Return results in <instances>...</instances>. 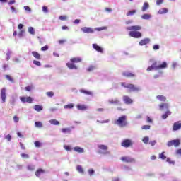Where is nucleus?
<instances>
[{
	"label": "nucleus",
	"mask_w": 181,
	"mask_h": 181,
	"mask_svg": "<svg viewBox=\"0 0 181 181\" xmlns=\"http://www.w3.org/2000/svg\"><path fill=\"white\" fill-rule=\"evenodd\" d=\"M142 28L139 25H133L130 27H127V30H132L129 33V35L131 37H134V39H139V37H142V33L139 31L136 30H141Z\"/></svg>",
	"instance_id": "1"
},
{
	"label": "nucleus",
	"mask_w": 181,
	"mask_h": 181,
	"mask_svg": "<svg viewBox=\"0 0 181 181\" xmlns=\"http://www.w3.org/2000/svg\"><path fill=\"white\" fill-rule=\"evenodd\" d=\"M167 67L168 63L166 62L159 64V62L154 61L152 63V65L147 68V71H152V70H162L163 69H166Z\"/></svg>",
	"instance_id": "2"
},
{
	"label": "nucleus",
	"mask_w": 181,
	"mask_h": 181,
	"mask_svg": "<svg viewBox=\"0 0 181 181\" xmlns=\"http://www.w3.org/2000/svg\"><path fill=\"white\" fill-rule=\"evenodd\" d=\"M115 125L124 128L128 125V121H127V116L122 115L114 122Z\"/></svg>",
	"instance_id": "3"
},
{
	"label": "nucleus",
	"mask_w": 181,
	"mask_h": 181,
	"mask_svg": "<svg viewBox=\"0 0 181 181\" xmlns=\"http://www.w3.org/2000/svg\"><path fill=\"white\" fill-rule=\"evenodd\" d=\"M120 84L122 87H124V88H127L128 90H130V91L135 92V91H139V90H141L139 87L136 86L132 83H127L125 82H122Z\"/></svg>",
	"instance_id": "4"
},
{
	"label": "nucleus",
	"mask_w": 181,
	"mask_h": 181,
	"mask_svg": "<svg viewBox=\"0 0 181 181\" xmlns=\"http://www.w3.org/2000/svg\"><path fill=\"white\" fill-rule=\"evenodd\" d=\"M132 145H134L132 140L128 139H124L121 143V146H123V148H131Z\"/></svg>",
	"instance_id": "5"
},
{
	"label": "nucleus",
	"mask_w": 181,
	"mask_h": 181,
	"mask_svg": "<svg viewBox=\"0 0 181 181\" xmlns=\"http://www.w3.org/2000/svg\"><path fill=\"white\" fill-rule=\"evenodd\" d=\"M120 160L122 162H124L125 163H135V158H131L129 156H122L120 158Z\"/></svg>",
	"instance_id": "6"
},
{
	"label": "nucleus",
	"mask_w": 181,
	"mask_h": 181,
	"mask_svg": "<svg viewBox=\"0 0 181 181\" xmlns=\"http://www.w3.org/2000/svg\"><path fill=\"white\" fill-rule=\"evenodd\" d=\"M180 145V141L179 139L171 140L168 141L167 146L170 148V146H175V148H177Z\"/></svg>",
	"instance_id": "7"
},
{
	"label": "nucleus",
	"mask_w": 181,
	"mask_h": 181,
	"mask_svg": "<svg viewBox=\"0 0 181 181\" xmlns=\"http://www.w3.org/2000/svg\"><path fill=\"white\" fill-rule=\"evenodd\" d=\"M1 98L3 103L6 101V88H5L1 90Z\"/></svg>",
	"instance_id": "8"
},
{
	"label": "nucleus",
	"mask_w": 181,
	"mask_h": 181,
	"mask_svg": "<svg viewBox=\"0 0 181 181\" xmlns=\"http://www.w3.org/2000/svg\"><path fill=\"white\" fill-rule=\"evenodd\" d=\"M181 129V121L175 122L173 126V131H179Z\"/></svg>",
	"instance_id": "9"
},
{
	"label": "nucleus",
	"mask_w": 181,
	"mask_h": 181,
	"mask_svg": "<svg viewBox=\"0 0 181 181\" xmlns=\"http://www.w3.org/2000/svg\"><path fill=\"white\" fill-rule=\"evenodd\" d=\"M123 101L127 105L132 104L134 103V100H132V99H131V98L128 95L123 96Z\"/></svg>",
	"instance_id": "10"
},
{
	"label": "nucleus",
	"mask_w": 181,
	"mask_h": 181,
	"mask_svg": "<svg viewBox=\"0 0 181 181\" xmlns=\"http://www.w3.org/2000/svg\"><path fill=\"white\" fill-rule=\"evenodd\" d=\"M20 100L22 103H30L33 101V99L30 96H28L27 98L21 97Z\"/></svg>",
	"instance_id": "11"
},
{
	"label": "nucleus",
	"mask_w": 181,
	"mask_h": 181,
	"mask_svg": "<svg viewBox=\"0 0 181 181\" xmlns=\"http://www.w3.org/2000/svg\"><path fill=\"white\" fill-rule=\"evenodd\" d=\"M109 104H113L114 105H121V102L119 100L115 98V99H110L108 100Z\"/></svg>",
	"instance_id": "12"
},
{
	"label": "nucleus",
	"mask_w": 181,
	"mask_h": 181,
	"mask_svg": "<svg viewBox=\"0 0 181 181\" xmlns=\"http://www.w3.org/2000/svg\"><path fill=\"white\" fill-rule=\"evenodd\" d=\"M81 30L83 32V33H94V30L88 27H83L81 28Z\"/></svg>",
	"instance_id": "13"
},
{
	"label": "nucleus",
	"mask_w": 181,
	"mask_h": 181,
	"mask_svg": "<svg viewBox=\"0 0 181 181\" xmlns=\"http://www.w3.org/2000/svg\"><path fill=\"white\" fill-rule=\"evenodd\" d=\"M150 42H151V39L144 38L139 42V46H145V45H148Z\"/></svg>",
	"instance_id": "14"
},
{
	"label": "nucleus",
	"mask_w": 181,
	"mask_h": 181,
	"mask_svg": "<svg viewBox=\"0 0 181 181\" xmlns=\"http://www.w3.org/2000/svg\"><path fill=\"white\" fill-rule=\"evenodd\" d=\"M66 66L70 69V70H77L78 67L77 66H76L74 64H73V62L70 63V62H67L66 64Z\"/></svg>",
	"instance_id": "15"
},
{
	"label": "nucleus",
	"mask_w": 181,
	"mask_h": 181,
	"mask_svg": "<svg viewBox=\"0 0 181 181\" xmlns=\"http://www.w3.org/2000/svg\"><path fill=\"white\" fill-rule=\"evenodd\" d=\"M122 76L127 77L128 78H132L133 77H135V74L131 72H124Z\"/></svg>",
	"instance_id": "16"
},
{
	"label": "nucleus",
	"mask_w": 181,
	"mask_h": 181,
	"mask_svg": "<svg viewBox=\"0 0 181 181\" xmlns=\"http://www.w3.org/2000/svg\"><path fill=\"white\" fill-rule=\"evenodd\" d=\"M160 110L163 111V110H169V104L168 103H161L159 105Z\"/></svg>",
	"instance_id": "17"
},
{
	"label": "nucleus",
	"mask_w": 181,
	"mask_h": 181,
	"mask_svg": "<svg viewBox=\"0 0 181 181\" xmlns=\"http://www.w3.org/2000/svg\"><path fill=\"white\" fill-rule=\"evenodd\" d=\"M45 170L39 168L37 170L35 171V175L37 177H40V175H43V173H45Z\"/></svg>",
	"instance_id": "18"
},
{
	"label": "nucleus",
	"mask_w": 181,
	"mask_h": 181,
	"mask_svg": "<svg viewBox=\"0 0 181 181\" xmlns=\"http://www.w3.org/2000/svg\"><path fill=\"white\" fill-rule=\"evenodd\" d=\"M93 47L96 50V52H98L99 53H103V48L100 47L97 44H93Z\"/></svg>",
	"instance_id": "19"
},
{
	"label": "nucleus",
	"mask_w": 181,
	"mask_h": 181,
	"mask_svg": "<svg viewBox=\"0 0 181 181\" xmlns=\"http://www.w3.org/2000/svg\"><path fill=\"white\" fill-rule=\"evenodd\" d=\"M74 151H75V152H78V153H84V148L80 146L74 147Z\"/></svg>",
	"instance_id": "20"
},
{
	"label": "nucleus",
	"mask_w": 181,
	"mask_h": 181,
	"mask_svg": "<svg viewBox=\"0 0 181 181\" xmlns=\"http://www.w3.org/2000/svg\"><path fill=\"white\" fill-rule=\"evenodd\" d=\"M32 55L33 56V57H35V59H37V60H40V59H42L40 57V54H39V52L36 51L32 52Z\"/></svg>",
	"instance_id": "21"
},
{
	"label": "nucleus",
	"mask_w": 181,
	"mask_h": 181,
	"mask_svg": "<svg viewBox=\"0 0 181 181\" xmlns=\"http://www.w3.org/2000/svg\"><path fill=\"white\" fill-rule=\"evenodd\" d=\"M82 60L83 59L81 58H76V57H74V58H71L70 59V62H71V63H81Z\"/></svg>",
	"instance_id": "22"
},
{
	"label": "nucleus",
	"mask_w": 181,
	"mask_h": 181,
	"mask_svg": "<svg viewBox=\"0 0 181 181\" xmlns=\"http://www.w3.org/2000/svg\"><path fill=\"white\" fill-rule=\"evenodd\" d=\"M168 10L167 8H162L161 9H160L158 11V13L159 15H163L165 13H168Z\"/></svg>",
	"instance_id": "23"
},
{
	"label": "nucleus",
	"mask_w": 181,
	"mask_h": 181,
	"mask_svg": "<svg viewBox=\"0 0 181 181\" xmlns=\"http://www.w3.org/2000/svg\"><path fill=\"white\" fill-rule=\"evenodd\" d=\"M80 93H82L83 94H86V95H93V92H91L90 90L81 89Z\"/></svg>",
	"instance_id": "24"
},
{
	"label": "nucleus",
	"mask_w": 181,
	"mask_h": 181,
	"mask_svg": "<svg viewBox=\"0 0 181 181\" xmlns=\"http://www.w3.org/2000/svg\"><path fill=\"white\" fill-rule=\"evenodd\" d=\"M156 98H157V100H159V101H161L163 103H165V101H166V98L162 95H157Z\"/></svg>",
	"instance_id": "25"
},
{
	"label": "nucleus",
	"mask_w": 181,
	"mask_h": 181,
	"mask_svg": "<svg viewBox=\"0 0 181 181\" xmlns=\"http://www.w3.org/2000/svg\"><path fill=\"white\" fill-rule=\"evenodd\" d=\"M76 107L81 111H86V110H87V106H86V105H78Z\"/></svg>",
	"instance_id": "26"
},
{
	"label": "nucleus",
	"mask_w": 181,
	"mask_h": 181,
	"mask_svg": "<svg viewBox=\"0 0 181 181\" xmlns=\"http://www.w3.org/2000/svg\"><path fill=\"white\" fill-rule=\"evenodd\" d=\"M148 8L149 4H148V2H145L141 8L142 12H145Z\"/></svg>",
	"instance_id": "27"
},
{
	"label": "nucleus",
	"mask_w": 181,
	"mask_h": 181,
	"mask_svg": "<svg viewBox=\"0 0 181 181\" xmlns=\"http://www.w3.org/2000/svg\"><path fill=\"white\" fill-rule=\"evenodd\" d=\"M74 107V104H73V103H70V104L66 105L64 107V108L65 110H71Z\"/></svg>",
	"instance_id": "28"
},
{
	"label": "nucleus",
	"mask_w": 181,
	"mask_h": 181,
	"mask_svg": "<svg viewBox=\"0 0 181 181\" xmlns=\"http://www.w3.org/2000/svg\"><path fill=\"white\" fill-rule=\"evenodd\" d=\"M34 110H35V111H37V112H39L42 111V110H43V107H42V106H40V105H35L34 106Z\"/></svg>",
	"instance_id": "29"
},
{
	"label": "nucleus",
	"mask_w": 181,
	"mask_h": 181,
	"mask_svg": "<svg viewBox=\"0 0 181 181\" xmlns=\"http://www.w3.org/2000/svg\"><path fill=\"white\" fill-rule=\"evenodd\" d=\"M170 114H172V112L170 111H169V110L166 111L165 113L162 115L163 119H166V118H168V117H169V115H170Z\"/></svg>",
	"instance_id": "30"
},
{
	"label": "nucleus",
	"mask_w": 181,
	"mask_h": 181,
	"mask_svg": "<svg viewBox=\"0 0 181 181\" xmlns=\"http://www.w3.org/2000/svg\"><path fill=\"white\" fill-rule=\"evenodd\" d=\"M152 16H151V14H144L141 16V18L148 21L149 19H151Z\"/></svg>",
	"instance_id": "31"
},
{
	"label": "nucleus",
	"mask_w": 181,
	"mask_h": 181,
	"mask_svg": "<svg viewBox=\"0 0 181 181\" xmlns=\"http://www.w3.org/2000/svg\"><path fill=\"white\" fill-rule=\"evenodd\" d=\"M62 132H63V134H70L71 129H70V128H63L62 129Z\"/></svg>",
	"instance_id": "32"
},
{
	"label": "nucleus",
	"mask_w": 181,
	"mask_h": 181,
	"mask_svg": "<svg viewBox=\"0 0 181 181\" xmlns=\"http://www.w3.org/2000/svg\"><path fill=\"white\" fill-rule=\"evenodd\" d=\"M49 122L52 124V125H59L60 122L56 119H51L49 120Z\"/></svg>",
	"instance_id": "33"
},
{
	"label": "nucleus",
	"mask_w": 181,
	"mask_h": 181,
	"mask_svg": "<svg viewBox=\"0 0 181 181\" xmlns=\"http://www.w3.org/2000/svg\"><path fill=\"white\" fill-rule=\"evenodd\" d=\"M35 127H36V128H42V127H43V124H42L41 122H35Z\"/></svg>",
	"instance_id": "34"
},
{
	"label": "nucleus",
	"mask_w": 181,
	"mask_h": 181,
	"mask_svg": "<svg viewBox=\"0 0 181 181\" xmlns=\"http://www.w3.org/2000/svg\"><path fill=\"white\" fill-rule=\"evenodd\" d=\"M135 13H136V10L129 11L127 13V16H132V15H135Z\"/></svg>",
	"instance_id": "35"
},
{
	"label": "nucleus",
	"mask_w": 181,
	"mask_h": 181,
	"mask_svg": "<svg viewBox=\"0 0 181 181\" xmlns=\"http://www.w3.org/2000/svg\"><path fill=\"white\" fill-rule=\"evenodd\" d=\"M99 149H101L102 151H107V149H108V146H105V145H100L98 146Z\"/></svg>",
	"instance_id": "36"
},
{
	"label": "nucleus",
	"mask_w": 181,
	"mask_h": 181,
	"mask_svg": "<svg viewBox=\"0 0 181 181\" xmlns=\"http://www.w3.org/2000/svg\"><path fill=\"white\" fill-rule=\"evenodd\" d=\"M160 159L165 160L166 159V156H165V151H163L161 153L159 154Z\"/></svg>",
	"instance_id": "37"
},
{
	"label": "nucleus",
	"mask_w": 181,
	"mask_h": 181,
	"mask_svg": "<svg viewBox=\"0 0 181 181\" xmlns=\"http://www.w3.org/2000/svg\"><path fill=\"white\" fill-rule=\"evenodd\" d=\"M76 169L80 173H84V170H83V167H81V165H78Z\"/></svg>",
	"instance_id": "38"
},
{
	"label": "nucleus",
	"mask_w": 181,
	"mask_h": 181,
	"mask_svg": "<svg viewBox=\"0 0 181 181\" xmlns=\"http://www.w3.org/2000/svg\"><path fill=\"white\" fill-rule=\"evenodd\" d=\"M28 32L29 33H30V35H35V29L33 28V27H29Z\"/></svg>",
	"instance_id": "39"
},
{
	"label": "nucleus",
	"mask_w": 181,
	"mask_h": 181,
	"mask_svg": "<svg viewBox=\"0 0 181 181\" xmlns=\"http://www.w3.org/2000/svg\"><path fill=\"white\" fill-rule=\"evenodd\" d=\"M46 95H47V97L52 98L54 95V92L53 91L47 92Z\"/></svg>",
	"instance_id": "40"
},
{
	"label": "nucleus",
	"mask_w": 181,
	"mask_h": 181,
	"mask_svg": "<svg viewBox=\"0 0 181 181\" xmlns=\"http://www.w3.org/2000/svg\"><path fill=\"white\" fill-rule=\"evenodd\" d=\"M6 78L7 80H8L9 81H11V83H13L14 82L13 78L10 75H6Z\"/></svg>",
	"instance_id": "41"
},
{
	"label": "nucleus",
	"mask_w": 181,
	"mask_h": 181,
	"mask_svg": "<svg viewBox=\"0 0 181 181\" xmlns=\"http://www.w3.org/2000/svg\"><path fill=\"white\" fill-rule=\"evenodd\" d=\"M34 145L36 148H40V146H42V143L37 141L34 142Z\"/></svg>",
	"instance_id": "42"
},
{
	"label": "nucleus",
	"mask_w": 181,
	"mask_h": 181,
	"mask_svg": "<svg viewBox=\"0 0 181 181\" xmlns=\"http://www.w3.org/2000/svg\"><path fill=\"white\" fill-rule=\"evenodd\" d=\"M33 64H35V66H37L38 67H40V66H42V64H40V62L37 60H33Z\"/></svg>",
	"instance_id": "43"
},
{
	"label": "nucleus",
	"mask_w": 181,
	"mask_h": 181,
	"mask_svg": "<svg viewBox=\"0 0 181 181\" xmlns=\"http://www.w3.org/2000/svg\"><path fill=\"white\" fill-rule=\"evenodd\" d=\"M105 29H107V27H99L95 28V30H98V32H101V30H105Z\"/></svg>",
	"instance_id": "44"
},
{
	"label": "nucleus",
	"mask_w": 181,
	"mask_h": 181,
	"mask_svg": "<svg viewBox=\"0 0 181 181\" xmlns=\"http://www.w3.org/2000/svg\"><path fill=\"white\" fill-rule=\"evenodd\" d=\"M164 1L165 0H156V4L158 6H159L160 5H162Z\"/></svg>",
	"instance_id": "45"
},
{
	"label": "nucleus",
	"mask_w": 181,
	"mask_h": 181,
	"mask_svg": "<svg viewBox=\"0 0 181 181\" xmlns=\"http://www.w3.org/2000/svg\"><path fill=\"white\" fill-rule=\"evenodd\" d=\"M142 141L144 144H148L149 142V137L148 136L144 137Z\"/></svg>",
	"instance_id": "46"
},
{
	"label": "nucleus",
	"mask_w": 181,
	"mask_h": 181,
	"mask_svg": "<svg viewBox=\"0 0 181 181\" xmlns=\"http://www.w3.org/2000/svg\"><path fill=\"white\" fill-rule=\"evenodd\" d=\"M141 129H145L146 131L151 129V125H144L141 127Z\"/></svg>",
	"instance_id": "47"
},
{
	"label": "nucleus",
	"mask_w": 181,
	"mask_h": 181,
	"mask_svg": "<svg viewBox=\"0 0 181 181\" xmlns=\"http://www.w3.org/2000/svg\"><path fill=\"white\" fill-rule=\"evenodd\" d=\"M166 160L168 163H170V165H175V161H173L170 158H167Z\"/></svg>",
	"instance_id": "48"
},
{
	"label": "nucleus",
	"mask_w": 181,
	"mask_h": 181,
	"mask_svg": "<svg viewBox=\"0 0 181 181\" xmlns=\"http://www.w3.org/2000/svg\"><path fill=\"white\" fill-rule=\"evenodd\" d=\"M64 148L66 151H71V146H70L65 145V146H64Z\"/></svg>",
	"instance_id": "49"
},
{
	"label": "nucleus",
	"mask_w": 181,
	"mask_h": 181,
	"mask_svg": "<svg viewBox=\"0 0 181 181\" xmlns=\"http://www.w3.org/2000/svg\"><path fill=\"white\" fill-rule=\"evenodd\" d=\"M41 50H42V52H46V50H49V46L45 45V46L41 47Z\"/></svg>",
	"instance_id": "50"
},
{
	"label": "nucleus",
	"mask_w": 181,
	"mask_h": 181,
	"mask_svg": "<svg viewBox=\"0 0 181 181\" xmlns=\"http://www.w3.org/2000/svg\"><path fill=\"white\" fill-rule=\"evenodd\" d=\"M11 11L12 13H17L16 8L13 6H11Z\"/></svg>",
	"instance_id": "51"
},
{
	"label": "nucleus",
	"mask_w": 181,
	"mask_h": 181,
	"mask_svg": "<svg viewBox=\"0 0 181 181\" xmlns=\"http://www.w3.org/2000/svg\"><path fill=\"white\" fill-rule=\"evenodd\" d=\"M5 139H6V141H11V139H12V136H11V134H7L5 136Z\"/></svg>",
	"instance_id": "52"
},
{
	"label": "nucleus",
	"mask_w": 181,
	"mask_h": 181,
	"mask_svg": "<svg viewBox=\"0 0 181 181\" xmlns=\"http://www.w3.org/2000/svg\"><path fill=\"white\" fill-rule=\"evenodd\" d=\"M59 19H60V21H66L67 19V16H59Z\"/></svg>",
	"instance_id": "53"
},
{
	"label": "nucleus",
	"mask_w": 181,
	"mask_h": 181,
	"mask_svg": "<svg viewBox=\"0 0 181 181\" xmlns=\"http://www.w3.org/2000/svg\"><path fill=\"white\" fill-rule=\"evenodd\" d=\"M27 169L28 170H35V166H33V165H28V167H27Z\"/></svg>",
	"instance_id": "54"
},
{
	"label": "nucleus",
	"mask_w": 181,
	"mask_h": 181,
	"mask_svg": "<svg viewBox=\"0 0 181 181\" xmlns=\"http://www.w3.org/2000/svg\"><path fill=\"white\" fill-rule=\"evenodd\" d=\"M171 67H172V69H173L175 70V69H176V67H177V64L176 62H173L172 64Z\"/></svg>",
	"instance_id": "55"
},
{
	"label": "nucleus",
	"mask_w": 181,
	"mask_h": 181,
	"mask_svg": "<svg viewBox=\"0 0 181 181\" xmlns=\"http://www.w3.org/2000/svg\"><path fill=\"white\" fill-rule=\"evenodd\" d=\"M21 156L22 158H25V159H28V158H29V155L25 154V153H21Z\"/></svg>",
	"instance_id": "56"
},
{
	"label": "nucleus",
	"mask_w": 181,
	"mask_h": 181,
	"mask_svg": "<svg viewBox=\"0 0 181 181\" xmlns=\"http://www.w3.org/2000/svg\"><path fill=\"white\" fill-rule=\"evenodd\" d=\"M94 69H95V67L90 66L88 68L87 71H93V70H94Z\"/></svg>",
	"instance_id": "57"
},
{
	"label": "nucleus",
	"mask_w": 181,
	"mask_h": 181,
	"mask_svg": "<svg viewBox=\"0 0 181 181\" xmlns=\"http://www.w3.org/2000/svg\"><path fill=\"white\" fill-rule=\"evenodd\" d=\"M42 11H43V12H45L46 13H47V12H49V11L47 10V6H44L42 7Z\"/></svg>",
	"instance_id": "58"
},
{
	"label": "nucleus",
	"mask_w": 181,
	"mask_h": 181,
	"mask_svg": "<svg viewBox=\"0 0 181 181\" xmlns=\"http://www.w3.org/2000/svg\"><path fill=\"white\" fill-rule=\"evenodd\" d=\"M58 43H59V45H64V43H66V40H59L58 41Z\"/></svg>",
	"instance_id": "59"
},
{
	"label": "nucleus",
	"mask_w": 181,
	"mask_h": 181,
	"mask_svg": "<svg viewBox=\"0 0 181 181\" xmlns=\"http://www.w3.org/2000/svg\"><path fill=\"white\" fill-rule=\"evenodd\" d=\"M20 146H21V149H23V151H25V149H26V148L25 147V145L22 142H20Z\"/></svg>",
	"instance_id": "60"
},
{
	"label": "nucleus",
	"mask_w": 181,
	"mask_h": 181,
	"mask_svg": "<svg viewBox=\"0 0 181 181\" xmlns=\"http://www.w3.org/2000/svg\"><path fill=\"white\" fill-rule=\"evenodd\" d=\"M13 119L15 122H19V117L18 116H14Z\"/></svg>",
	"instance_id": "61"
},
{
	"label": "nucleus",
	"mask_w": 181,
	"mask_h": 181,
	"mask_svg": "<svg viewBox=\"0 0 181 181\" xmlns=\"http://www.w3.org/2000/svg\"><path fill=\"white\" fill-rule=\"evenodd\" d=\"M153 50H159V45H153Z\"/></svg>",
	"instance_id": "62"
},
{
	"label": "nucleus",
	"mask_w": 181,
	"mask_h": 181,
	"mask_svg": "<svg viewBox=\"0 0 181 181\" xmlns=\"http://www.w3.org/2000/svg\"><path fill=\"white\" fill-rule=\"evenodd\" d=\"M88 173H89V175H94V170L89 169L88 170Z\"/></svg>",
	"instance_id": "63"
},
{
	"label": "nucleus",
	"mask_w": 181,
	"mask_h": 181,
	"mask_svg": "<svg viewBox=\"0 0 181 181\" xmlns=\"http://www.w3.org/2000/svg\"><path fill=\"white\" fill-rule=\"evenodd\" d=\"M30 90H32V86H27V87H25V90L26 91H30Z\"/></svg>",
	"instance_id": "64"
}]
</instances>
